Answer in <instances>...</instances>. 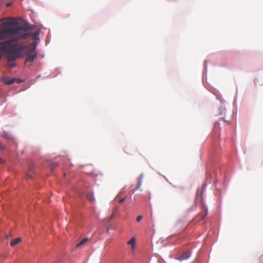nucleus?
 Masks as SVG:
<instances>
[{
	"label": "nucleus",
	"mask_w": 263,
	"mask_h": 263,
	"mask_svg": "<svg viewBox=\"0 0 263 263\" xmlns=\"http://www.w3.org/2000/svg\"><path fill=\"white\" fill-rule=\"evenodd\" d=\"M10 42L11 40H7L0 43V51L6 53L7 60L6 65L9 68L15 67V64L13 62L22 57L23 51L26 48V47L20 42L9 45Z\"/></svg>",
	"instance_id": "f257e3e1"
},
{
	"label": "nucleus",
	"mask_w": 263,
	"mask_h": 263,
	"mask_svg": "<svg viewBox=\"0 0 263 263\" xmlns=\"http://www.w3.org/2000/svg\"><path fill=\"white\" fill-rule=\"evenodd\" d=\"M16 24L15 18H11L9 21L5 22L0 26V39L6 37L8 35H15L9 40H11L9 45H11L13 41H17L15 39L19 35L21 31H25L27 28L25 25L12 26Z\"/></svg>",
	"instance_id": "f03ea898"
},
{
	"label": "nucleus",
	"mask_w": 263,
	"mask_h": 263,
	"mask_svg": "<svg viewBox=\"0 0 263 263\" xmlns=\"http://www.w3.org/2000/svg\"><path fill=\"white\" fill-rule=\"evenodd\" d=\"M205 185H202L200 187H199L196 193V200H200L203 208L204 212L202 214H200L198 215L200 219H203L208 214V209L203 205L202 194L205 191Z\"/></svg>",
	"instance_id": "7ed1b4c3"
},
{
	"label": "nucleus",
	"mask_w": 263,
	"mask_h": 263,
	"mask_svg": "<svg viewBox=\"0 0 263 263\" xmlns=\"http://www.w3.org/2000/svg\"><path fill=\"white\" fill-rule=\"evenodd\" d=\"M36 43L33 42L29 47L28 53L27 54L25 63L33 62L36 57L35 52L36 48Z\"/></svg>",
	"instance_id": "20e7f679"
},
{
	"label": "nucleus",
	"mask_w": 263,
	"mask_h": 263,
	"mask_svg": "<svg viewBox=\"0 0 263 263\" xmlns=\"http://www.w3.org/2000/svg\"><path fill=\"white\" fill-rule=\"evenodd\" d=\"M26 26L27 29L25 31H21V33H19V35L17 37H16L15 39L19 40L21 39H27L30 36H31L33 38V39H34V40L39 39L38 37L39 35L40 31L37 30L33 33H31V32H26V31L28 29V27L26 25Z\"/></svg>",
	"instance_id": "39448f33"
},
{
	"label": "nucleus",
	"mask_w": 263,
	"mask_h": 263,
	"mask_svg": "<svg viewBox=\"0 0 263 263\" xmlns=\"http://www.w3.org/2000/svg\"><path fill=\"white\" fill-rule=\"evenodd\" d=\"M191 256V251L187 250L183 253L180 256L177 258V259L181 261L188 259Z\"/></svg>",
	"instance_id": "423d86ee"
},
{
	"label": "nucleus",
	"mask_w": 263,
	"mask_h": 263,
	"mask_svg": "<svg viewBox=\"0 0 263 263\" xmlns=\"http://www.w3.org/2000/svg\"><path fill=\"white\" fill-rule=\"evenodd\" d=\"M127 243L130 246V252L134 253L136 247V238L132 237L127 242Z\"/></svg>",
	"instance_id": "0eeeda50"
},
{
	"label": "nucleus",
	"mask_w": 263,
	"mask_h": 263,
	"mask_svg": "<svg viewBox=\"0 0 263 263\" xmlns=\"http://www.w3.org/2000/svg\"><path fill=\"white\" fill-rule=\"evenodd\" d=\"M1 80L5 84L7 85H10L13 84L16 81V79L14 78H11L9 77H3L1 79Z\"/></svg>",
	"instance_id": "6e6552de"
},
{
	"label": "nucleus",
	"mask_w": 263,
	"mask_h": 263,
	"mask_svg": "<svg viewBox=\"0 0 263 263\" xmlns=\"http://www.w3.org/2000/svg\"><path fill=\"white\" fill-rule=\"evenodd\" d=\"M143 179V175L141 174L138 178H137V185L135 188V190H138L141 186L142 181Z\"/></svg>",
	"instance_id": "1a4fd4ad"
},
{
	"label": "nucleus",
	"mask_w": 263,
	"mask_h": 263,
	"mask_svg": "<svg viewBox=\"0 0 263 263\" xmlns=\"http://www.w3.org/2000/svg\"><path fill=\"white\" fill-rule=\"evenodd\" d=\"M21 241V238L20 237L12 239L10 242V246L12 247L15 246Z\"/></svg>",
	"instance_id": "9d476101"
},
{
	"label": "nucleus",
	"mask_w": 263,
	"mask_h": 263,
	"mask_svg": "<svg viewBox=\"0 0 263 263\" xmlns=\"http://www.w3.org/2000/svg\"><path fill=\"white\" fill-rule=\"evenodd\" d=\"M33 167L32 166H29L28 173H27V174L26 175L27 178H31L32 177L31 174L33 173Z\"/></svg>",
	"instance_id": "9b49d317"
},
{
	"label": "nucleus",
	"mask_w": 263,
	"mask_h": 263,
	"mask_svg": "<svg viewBox=\"0 0 263 263\" xmlns=\"http://www.w3.org/2000/svg\"><path fill=\"white\" fill-rule=\"evenodd\" d=\"M87 198L91 202H93L95 200L93 194L92 193H89L87 194Z\"/></svg>",
	"instance_id": "f8f14e48"
},
{
	"label": "nucleus",
	"mask_w": 263,
	"mask_h": 263,
	"mask_svg": "<svg viewBox=\"0 0 263 263\" xmlns=\"http://www.w3.org/2000/svg\"><path fill=\"white\" fill-rule=\"evenodd\" d=\"M88 241V238H84L81 240L76 246L77 247H79L85 244Z\"/></svg>",
	"instance_id": "ddd939ff"
},
{
	"label": "nucleus",
	"mask_w": 263,
	"mask_h": 263,
	"mask_svg": "<svg viewBox=\"0 0 263 263\" xmlns=\"http://www.w3.org/2000/svg\"><path fill=\"white\" fill-rule=\"evenodd\" d=\"M142 218V216H138V217H137V218H136V221H137V222H140V221L141 220Z\"/></svg>",
	"instance_id": "4468645a"
},
{
	"label": "nucleus",
	"mask_w": 263,
	"mask_h": 263,
	"mask_svg": "<svg viewBox=\"0 0 263 263\" xmlns=\"http://www.w3.org/2000/svg\"><path fill=\"white\" fill-rule=\"evenodd\" d=\"M57 166V163H52L51 165V169H53L55 167H56Z\"/></svg>",
	"instance_id": "2eb2a0df"
},
{
	"label": "nucleus",
	"mask_w": 263,
	"mask_h": 263,
	"mask_svg": "<svg viewBox=\"0 0 263 263\" xmlns=\"http://www.w3.org/2000/svg\"><path fill=\"white\" fill-rule=\"evenodd\" d=\"M126 199V197L125 198H122L120 200H119V203H122L124 201L125 199Z\"/></svg>",
	"instance_id": "dca6fc26"
},
{
	"label": "nucleus",
	"mask_w": 263,
	"mask_h": 263,
	"mask_svg": "<svg viewBox=\"0 0 263 263\" xmlns=\"http://www.w3.org/2000/svg\"><path fill=\"white\" fill-rule=\"evenodd\" d=\"M0 163H5V160H3V159H2L1 157H0Z\"/></svg>",
	"instance_id": "f3484780"
},
{
	"label": "nucleus",
	"mask_w": 263,
	"mask_h": 263,
	"mask_svg": "<svg viewBox=\"0 0 263 263\" xmlns=\"http://www.w3.org/2000/svg\"><path fill=\"white\" fill-rule=\"evenodd\" d=\"M16 80L17 81V82H18V83H20V82H22V80H20V79H17Z\"/></svg>",
	"instance_id": "a211bd4d"
}]
</instances>
